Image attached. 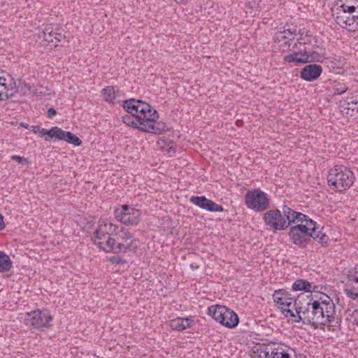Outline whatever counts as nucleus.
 Wrapping results in <instances>:
<instances>
[{
  "label": "nucleus",
  "instance_id": "4be33fe9",
  "mask_svg": "<svg viewBox=\"0 0 358 358\" xmlns=\"http://www.w3.org/2000/svg\"><path fill=\"white\" fill-rule=\"evenodd\" d=\"M316 287L314 286L313 289ZM312 284L304 279H297L292 285V289L294 291H304L308 294H312L313 292Z\"/></svg>",
  "mask_w": 358,
  "mask_h": 358
},
{
  "label": "nucleus",
  "instance_id": "c85d7f7f",
  "mask_svg": "<svg viewBox=\"0 0 358 358\" xmlns=\"http://www.w3.org/2000/svg\"><path fill=\"white\" fill-rule=\"evenodd\" d=\"M294 41L284 40L280 41L279 43V46L282 49L283 52L285 51H292L294 50H296L297 48H293V44L292 42Z\"/></svg>",
  "mask_w": 358,
  "mask_h": 358
},
{
  "label": "nucleus",
  "instance_id": "f257e3e1",
  "mask_svg": "<svg viewBox=\"0 0 358 358\" xmlns=\"http://www.w3.org/2000/svg\"><path fill=\"white\" fill-rule=\"evenodd\" d=\"M332 299L324 294L320 297V301L314 299L312 294L301 293L294 299L292 310H287L285 317H291L294 322H302L303 324L318 327L322 323L325 315V307Z\"/></svg>",
  "mask_w": 358,
  "mask_h": 358
},
{
  "label": "nucleus",
  "instance_id": "c03bdc74",
  "mask_svg": "<svg viewBox=\"0 0 358 358\" xmlns=\"http://www.w3.org/2000/svg\"><path fill=\"white\" fill-rule=\"evenodd\" d=\"M63 37H64V36H63L62 34H59V33H55V36H54L55 42H57V43L60 42Z\"/></svg>",
  "mask_w": 358,
  "mask_h": 358
},
{
  "label": "nucleus",
  "instance_id": "37998d69",
  "mask_svg": "<svg viewBox=\"0 0 358 358\" xmlns=\"http://www.w3.org/2000/svg\"><path fill=\"white\" fill-rule=\"evenodd\" d=\"M57 115V110L53 108H50L47 111V116L49 117V118H52L53 117H55V115Z\"/></svg>",
  "mask_w": 358,
  "mask_h": 358
},
{
  "label": "nucleus",
  "instance_id": "473e14b6",
  "mask_svg": "<svg viewBox=\"0 0 358 358\" xmlns=\"http://www.w3.org/2000/svg\"><path fill=\"white\" fill-rule=\"evenodd\" d=\"M344 293L348 297L358 302V292L354 290L353 289H345Z\"/></svg>",
  "mask_w": 358,
  "mask_h": 358
},
{
  "label": "nucleus",
  "instance_id": "49530a36",
  "mask_svg": "<svg viewBox=\"0 0 358 358\" xmlns=\"http://www.w3.org/2000/svg\"><path fill=\"white\" fill-rule=\"evenodd\" d=\"M20 126L26 129H28L29 127V124L25 122H21Z\"/></svg>",
  "mask_w": 358,
  "mask_h": 358
},
{
  "label": "nucleus",
  "instance_id": "cd10ccee",
  "mask_svg": "<svg viewBox=\"0 0 358 358\" xmlns=\"http://www.w3.org/2000/svg\"><path fill=\"white\" fill-rule=\"evenodd\" d=\"M347 105L348 106L344 108V110H346L345 113L347 115L352 116L355 112L358 113V101L348 103Z\"/></svg>",
  "mask_w": 358,
  "mask_h": 358
},
{
  "label": "nucleus",
  "instance_id": "4468645a",
  "mask_svg": "<svg viewBox=\"0 0 358 358\" xmlns=\"http://www.w3.org/2000/svg\"><path fill=\"white\" fill-rule=\"evenodd\" d=\"M263 220L271 229L279 231L287 229L285 218L282 216L281 210L278 209L269 210L266 212Z\"/></svg>",
  "mask_w": 358,
  "mask_h": 358
},
{
  "label": "nucleus",
  "instance_id": "39448f33",
  "mask_svg": "<svg viewBox=\"0 0 358 358\" xmlns=\"http://www.w3.org/2000/svg\"><path fill=\"white\" fill-rule=\"evenodd\" d=\"M31 127L34 133H39L42 136H46L45 138V141H48L49 138H55L58 141H64L76 146H79L83 143L81 139L74 134L71 131H64L58 127H53L49 130L41 128L40 126L38 125L32 126Z\"/></svg>",
  "mask_w": 358,
  "mask_h": 358
},
{
  "label": "nucleus",
  "instance_id": "423d86ee",
  "mask_svg": "<svg viewBox=\"0 0 358 358\" xmlns=\"http://www.w3.org/2000/svg\"><path fill=\"white\" fill-rule=\"evenodd\" d=\"M257 358H296L294 349L279 343L260 346Z\"/></svg>",
  "mask_w": 358,
  "mask_h": 358
},
{
  "label": "nucleus",
  "instance_id": "a19ab883",
  "mask_svg": "<svg viewBox=\"0 0 358 358\" xmlns=\"http://www.w3.org/2000/svg\"><path fill=\"white\" fill-rule=\"evenodd\" d=\"M17 90H14L13 88H11L10 90H8V87H7V85L6 84V89L2 90V93L5 95L6 94H8V95H10L11 94V96L10 97H8L7 99H11L13 97V96L15 94V93H17Z\"/></svg>",
  "mask_w": 358,
  "mask_h": 358
},
{
  "label": "nucleus",
  "instance_id": "aec40b11",
  "mask_svg": "<svg viewBox=\"0 0 358 358\" xmlns=\"http://www.w3.org/2000/svg\"><path fill=\"white\" fill-rule=\"evenodd\" d=\"M307 226H308V234L311 235L310 239L317 241L324 247L329 245V236L317 227V223L315 221H309Z\"/></svg>",
  "mask_w": 358,
  "mask_h": 358
},
{
  "label": "nucleus",
  "instance_id": "bb28decb",
  "mask_svg": "<svg viewBox=\"0 0 358 358\" xmlns=\"http://www.w3.org/2000/svg\"><path fill=\"white\" fill-rule=\"evenodd\" d=\"M101 92L106 96L105 100L106 101L111 102L116 97L115 89L112 86H108L103 88Z\"/></svg>",
  "mask_w": 358,
  "mask_h": 358
},
{
  "label": "nucleus",
  "instance_id": "58836bf2",
  "mask_svg": "<svg viewBox=\"0 0 358 358\" xmlns=\"http://www.w3.org/2000/svg\"><path fill=\"white\" fill-rule=\"evenodd\" d=\"M122 232L123 234V236H119L118 238H120V239L124 241L125 243H127V241L132 238L131 234L127 229L122 230Z\"/></svg>",
  "mask_w": 358,
  "mask_h": 358
},
{
  "label": "nucleus",
  "instance_id": "7c9ffc66",
  "mask_svg": "<svg viewBox=\"0 0 358 358\" xmlns=\"http://www.w3.org/2000/svg\"><path fill=\"white\" fill-rule=\"evenodd\" d=\"M6 89V78L3 76H0V101L7 100L8 97L11 96V94L8 95L6 94L5 95L2 93V90Z\"/></svg>",
  "mask_w": 358,
  "mask_h": 358
},
{
  "label": "nucleus",
  "instance_id": "f704fd0d",
  "mask_svg": "<svg viewBox=\"0 0 358 358\" xmlns=\"http://www.w3.org/2000/svg\"><path fill=\"white\" fill-rule=\"evenodd\" d=\"M109 261L114 264L121 265L127 262V261L120 256H113L109 258Z\"/></svg>",
  "mask_w": 358,
  "mask_h": 358
},
{
  "label": "nucleus",
  "instance_id": "0eeeda50",
  "mask_svg": "<svg viewBox=\"0 0 358 358\" xmlns=\"http://www.w3.org/2000/svg\"><path fill=\"white\" fill-rule=\"evenodd\" d=\"M293 52L283 57V60L287 63L307 64L321 62L324 55L315 50H311L308 47L303 49L292 50Z\"/></svg>",
  "mask_w": 358,
  "mask_h": 358
},
{
  "label": "nucleus",
  "instance_id": "ea45409f",
  "mask_svg": "<svg viewBox=\"0 0 358 358\" xmlns=\"http://www.w3.org/2000/svg\"><path fill=\"white\" fill-rule=\"evenodd\" d=\"M52 32V27L47 26L43 29L42 34H39V38L43 37V38H44L45 36H47L48 34H50Z\"/></svg>",
  "mask_w": 358,
  "mask_h": 358
},
{
  "label": "nucleus",
  "instance_id": "f8f14e48",
  "mask_svg": "<svg viewBox=\"0 0 358 358\" xmlns=\"http://www.w3.org/2000/svg\"><path fill=\"white\" fill-rule=\"evenodd\" d=\"M290 241L300 248H305L308 244L311 242L308 234V226L306 224H297L295 226H292L289 229L288 233Z\"/></svg>",
  "mask_w": 358,
  "mask_h": 358
},
{
  "label": "nucleus",
  "instance_id": "6ab92c4d",
  "mask_svg": "<svg viewBox=\"0 0 358 358\" xmlns=\"http://www.w3.org/2000/svg\"><path fill=\"white\" fill-rule=\"evenodd\" d=\"M322 73V67L316 64H310L305 66L300 72L301 79L311 82L316 80Z\"/></svg>",
  "mask_w": 358,
  "mask_h": 358
},
{
  "label": "nucleus",
  "instance_id": "c756f323",
  "mask_svg": "<svg viewBox=\"0 0 358 358\" xmlns=\"http://www.w3.org/2000/svg\"><path fill=\"white\" fill-rule=\"evenodd\" d=\"M294 215H295V223H298V222H301V224L303 222H305V224H306V223H309V221L313 220L310 219L308 217V216H307L306 215L303 214L302 213H300V212L295 211Z\"/></svg>",
  "mask_w": 358,
  "mask_h": 358
},
{
  "label": "nucleus",
  "instance_id": "a18cd8bd",
  "mask_svg": "<svg viewBox=\"0 0 358 358\" xmlns=\"http://www.w3.org/2000/svg\"><path fill=\"white\" fill-rule=\"evenodd\" d=\"M6 225L3 222V216L0 213V230L4 229Z\"/></svg>",
  "mask_w": 358,
  "mask_h": 358
},
{
  "label": "nucleus",
  "instance_id": "09e8293b",
  "mask_svg": "<svg viewBox=\"0 0 358 358\" xmlns=\"http://www.w3.org/2000/svg\"><path fill=\"white\" fill-rule=\"evenodd\" d=\"M108 238H110V236H107V238L106 239H101V241H106Z\"/></svg>",
  "mask_w": 358,
  "mask_h": 358
},
{
  "label": "nucleus",
  "instance_id": "f03ea898",
  "mask_svg": "<svg viewBox=\"0 0 358 358\" xmlns=\"http://www.w3.org/2000/svg\"><path fill=\"white\" fill-rule=\"evenodd\" d=\"M122 107L128 113H140L139 116H137L140 120L138 130L158 135L166 130L164 124H154L159 118V115L149 103L139 99H129L123 102Z\"/></svg>",
  "mask_w": 358,
  "mask_h": 358
},
{
  "label": "nucleus",
  "instance_id": "2f4dec72",
  "mask_svg": "<svg viewBox=\"0 0 358 358\" xmlns=\"http://www.w3.org/2000/svg\"><path fill=\"white\" fill-rule=\"evenodd\" d=\"M282 214V216L285 218V219H288L290 215H294V213H295V210H294L293 209H292L290 207H289L288 206H286V205H284L282 207V211H281Z\"/></svg>",
  "mask_w": 358,
  "mask_h": 358
},
{
  "label": "nucleus",
  "instance_id": "dca6fc26",
  "mask_svg": "<svg viewBox=\"0 0 358 358\" xmlns=\"http://www.w3.org/2000/svg\"><path fill=\"white\" fill-rule=\"evenodd\" d=\"M117 226L111 223L107 222L104 220L99 221V225L95 231L92 240L94 243L98 246V242H102L101 239H106L107 236H110L113 234H116Z\"/></svg>",
  "mask_w": 358,
  "mask_h": 358
},
{
  "label": "nucleus",
  "instance_id": "8fccbe9b",
  "mask_svg": "<svg viewBox=\"0 0 358 358\" xmlns=\"http://www.w3.org/2000/svg\"><path fill=\"white\" fill-rule=\"evenodd\" d=\"M172 150H173L172 148H169L168 151L170 152V151H172Z\"/></svg>",
  "mask_w": 358,
  "mask_h": 358
},
{
  "label": "nucleus",
  "instance_id": "c9c22d12",
  "mask_svg": "<svg viewBox=\"0 0 358 358\" xmlns=\"http://www.w3.org/2000/svg\"><path fill=\"white\" fill-rule=\"evenodd\" d=\"M55 33H51L45 36L43 39L44 41L47 42L48 45H50L51 46H57V42H55Z\"/></svg>",
  "mask_w": 358,
  "mask_h": 358
},
{
  "label": "nucleus",
  "instance_id": "6e6552de",
  "mask_svg": "<svg viewBox=\"0 0 358 358\" xmlns=\"http://www.w3.org/2000/svg\"><path fill=\"white\" fill-rule=\"evenodd\" d=\"M245 203L248 208L256 212H262L269 207L267 194L259 189L248 191L245 195Z\"/></svg>",
  "mask_w": 358,
  "mask_h": 358
},
{
  "label": "nucleus",
  "instance_id": "a211bd4d",
  "mask_svg": "<svg viewBox=\"0 0 358 358\" xmlns=\"http://www.w3.org/2000/svg\"><path fill=\"white\" fill-rule=\"evenodd\" d=\"M189 201L201 209H204L209 212H222L223 207L207 199L205 196H192L189 199Z\"/></svg>",
  "mask_w": 358,
  "mask_h": 358
},
{
  "label": "nucleus",
  "instance_id": "72a5a7b5",
  "mask_svg": "<svg viewBox=\"0 0 358 358\" xmlns=\"http://www.w3.org/2000/svg\"><path fill=\"white\" fill-rule=\"evenodd\" d=\"M10 158L12 160L15 161L20 164H27L28 165L30 164V162L28 160V159H27L24 157H21V156L15 155H12Z\"/></svg>",
  "mask_w": 358,
  "mask_h": 358
},
{
  "label": "nucleus",
  "instance_id": "4c0bfd02",
  "mask_svg": "<svg viewBox=\"0 0 358 358\" xmlns=\"http://www.w3.org/2000/svg\"><path fill=\"white\" fill-rule=\"evenodd\" d=\"M348 87H345L344 85L338 84L336 85V87L334 88V92L337 94H342L344 92H345L348 90Z\"/></svg>",
  "mask_w": 358,
  "mask_h": 358
},
{
  "label": "nucleus",
  "instance_id": "ddd939ff",
  "mask_svg": "<svg viewBox=\"0 0 358 358\" xmlns=\"http://www.w3.org/2000/svg\"><path fill=\"white\" fill-rule=\"evenodd\" d=\"M336 22L341 27L350 31L358 30V11H336L334 14Z\"/></svg>",
  "mask_w": 358,
  "mask_h": 358
},
{
  "label": "nucleus",
  "instance_id": "b1692460",
  "mask_svg": "<svg viewBox=\"0 0 358 358\" xmlns=\"http://www.w3.org/2000/svg\"><path fill=\"white\" fill-rule=\"evenodd\" d=\"M298 34L300 36L296 38V41L293 43V48H298V45H303L304 47H307V45H311L313 41L317 43V40L315 37L311 35L306 34L303 36V33H301V30L299 31Z\"/></svg>",
  "mask_w": 358,
  "mask_h": 358
},
{
  "label": "nucleus",
  "instance_id": "f3484780",
  "mask_svg": "<svg viewBox=\"0 0 358 358\" xmlns=\"http://www.w3.org/2000/svg\"><path fill=\"white\" fill-rule=\"evenodd\" d=\"M273 301L280 308L285 316L287 310H292L290 306L294 301L295 296H292V294L284 289H277L273 294Z\"/></svg>",
  "mask_w": 358,
  "mask_h": 358
},
{
  "label": "nucleus",
  "instance_id": "7ed1b4c3",
  "mask_svg": "<svg viewBox=\"0 0 358 358\" xmlns=\"http://www.w3.org/2000/svg\"><path fill=\"white\" fill-rule=\"evenodd\" d=\"M355 177L353 172L343 165H336L329 171L327 181L329 186L335 191L343 192L348 189L354 183Z\"/></svg>",
  "mask_w": 358,
  "mask_h": 358
},
{
  "label": "nucleus",
  "instance_id": "5701e85b",
  "mask_svg": "<svg viewBox=\"0 0 358 358\" xmlns=\"http://www.w3.org/2000/svg\"><path fill=\"white\" fill-rule=\"evenodd\" d=\"M296 28L285 29L283 31H278L275 34V41L280 43L284 40L294 41L295 36L298 35Z\"/></svg>",
  "mask_w": 358,
  "mask_h": 358
},
{
  "label": "nucleus",
  "instance_id": "79ce46f5",
  "mask_svg": "<svg viewBox=\"0 0 358 358\" xmlns=\"http://www.w3.org/2000/svg\"><path fill=\"white\" fill-rule=\"evenodd\" d=\"M285 221L287 229L289 226H292L293 224H295V215H290V217L288 219H285Z\"/></svg>",
  "mask_w": 358,
  "mask_h": 358
},
{
  "label": "nucleus",
  "instance_id": "412c9836",
  "mask_svg": "<svg viewBox=\"0 0 358 358\" xmlns=\"http://www.w3.org/2000/svg\"><path fill=\"white\" fill-rule=\"evenodd\" d=\"M193 320L189 318H180L172 320L170 322V327L176 331H182L192 327Z\"/></svg>",
  "mask_w": 358,
  "mask_h": 358
},
{
  "label": "nucleus",
  "instance_id": "2eb2a0df",
  "mask_svg": "<svg viewBox=\"0 0 358 358\" xmlns=\"http://www.w3.org/2000/svg\"><path fill=\"white\" fill-rule=\"evenodd\" d=\"M336 306L333 301L329 302L327 307H325V315L324 320L320 325H325L329 324V330L330 331H338L341 329V317L336 314Z\"/></svg>",
  "mask_w": 358,
  "mask_h": 358
},
{
  "label": "nucleus",
  "instance_id": "a878e982",
  "mask_svg": "<svg viewBox=\"0 0 358 358\" xmlns=\"http://www.w3.org/2000/svg\"><path fill=\"white\" fill-rule=\"evenodd\" d=\"M130 115H126L122 117V122L134 129H138V124H139L140 120L137 118L139 116L140 113H129Z\"/></svg>",
  "mask_w": 358,
  "mask_h": 358
},
{
  "label": "nucleus",
  "instance_id": "9d476101",
  "mask_svg": "<svg viewBox=\"0 0 358 358\" xmlns=\"http://www.w3.org/2000/svg\"><path fill=\"white\" fill-rule=\"evenodd\" d=\"M52 317L48 310H36L27 313L24 317V322L27 326L32 327L34 329H42L51 327L50 322L52 321Z\"/></svg>",
  "mask_w": 358,
  "mask_h": 358
},
{
  "label": "nucleus",
  "instance_id": "20e7f679",
  "mask_svg": "<svg viewBox=\"0 0 358 358\" xmlns=\"http://www.w3.org/2000/svg\"><path fill=\"white\" fill-rule=\"evenodd\" d=\"M208 314L216 322L229 329L236 327L239 322L238 315L224 306L215 305L208 307Z\"/></svg>",
  "mask_w": 358,
  "mask_h": 358
},
{
  "label": "nucleus",
  "instance_id": "de8ad7c7",
  "mask_svg": "<svg viewBox=\"0 0 358 358\" xmlns=\"http://www.w3.org/2000/svg\"><path fill=\"white\" fill-rule=\"evenodd\" d=\"M198 267H199V266H198L196 265V264H195V263H192V264H191V268H193V269H196V268H198Z\"/></svg>",
  "mask_w": 358,
  "mask_h": 358
},
{
  "label": "nucleus",
  "instance_id": "1a4fd4ad",
  "mask_svg": "<svg viewBox=\"0 0 358 358\" xmlns=\"http://www.w3.org/2000/svg\"><path fill=\"white\" fill-rule=\"evenodd\" d=\"M117 221L126 226H136L141 221V211L128 205H122L114 210Z\"/></svg>",
  "mask_w": 358,
  "mask_h": 358
},
{
  "label": "nucleus",
  "instance_id": "9b49d317",
  "mask_svg": "<svg viewBox=\"0 0 358 358\" xmlns=\"http://www.w3.org/2000/svg\"><path fill=\"white\" fill-rule=\"evenodd\" d=\"M98 247L105 251L106 252H113L115 254L126 253L128 250H131L134 248V241H131L129 243L124 241L117 237L116 238H108L105 242H98Z\"/></svg>",
  "mask_w": 358,
  "mask_h": 358
},
{
  "label": "nucleus",
  "instance_id": "393cba45",
  "mask_svg": "<svg viewBox=\"0 0 358 358\" xmlns=\"http://www.w3.org/2000/svg\"><path fill=\"white\" fill-rule=\"evenodd\" d=\"M12 262L10 258L4 252L0 251V272L4 273L10 270Z\"/></svg>",
  "mask_w": 358,
  "mask_h": 358
},
{
  "label": "nucleus",
  "instance_id": "e433bc0d",
  "mask_svg": "<svg viewBox=\"0 0 358 358\" xmlns=\"http://www.w3.org/2000/svg\"><path fill=\"white\" fill-rule=\"evenodd\" d=\"M350 321L353 324L358 326V308H356L350 313Z\"/></svg>",
  "mask_w": 358,
  "mask_h": 358
}]
</instances>
